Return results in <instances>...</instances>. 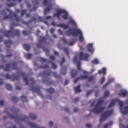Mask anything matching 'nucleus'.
Returning <instances> with one entry per match:
<instances>
[{
	"label": "nucleus",
	"mask_w": 128,
	"mask_h": 128,
	"mask_svg": "<svg viewBox=\"0 0 128 128\" xmlns=\"http://www.w3.org/2000/svg\"><path fill=\"white\" fill-rule=\"evenodd\" d=\"M11 110L14 112V115L8 113V114L11 119L15 120L16 123H18L19 122L22 121H26L28 118V117L26 115L20 116L18 114L17 112L19 110L14 107L11 108Z\"/></svg>",
	"instance_id": "nucleus-1"
},
{
	"label": "nucleus",
	"mask_w": 128,
	"mask_h": 128,
	"mask_svg": "<svg viewBox=\"0 0 128 128\" xmlns=\"http://www.w3.org/2000/svg\"><path fill=\"white\" fill-rule=\"evenodd\" d=\"M104 100L102 99V97H100L98 100L97 103L95 105L94 108L93 109L89 110L90 112L88 116L91 115V112H93L96 114H99L102 112L104 110L105 108L104 106H100L103 103Z\"/></svg>",
	"instance_id": "nucleus-2"
},
{
	"label": "nucleus",
	"mask_w": 128,
	"mask_h": 128,
	"mask_svg": "<svg viewBox=\"0 0 128 128\" xmlns=\"http://www.w3.org/2000/svg\"><path fill=\"white\" fill-rule=\"evenodd\" d=\"M52 73V72L49 71L48 72H47L45 71L41 72L39 74V75L40 76L44 78L42 80V81L44 83H47L48 84H53L54 83V82L53 81L51 82L50 78L48 77Z\"/></svg>",
	"instance_id": "nucleus-3"
},
{
	"label": "nucleus",
	"mask_w": 128,
	"mask_h": 128,
	"mask_svg": "<svg viewBox=\"0 0 128 128\" xmlns=\"http://www.w3.org/2000/svg\"><path fill=\"white\" fill-rule=\"evenodd\" d=\"M114 110L113 109L110 111L108 110L105 111L101 115V118L100 119V123H101L106 120L108 117L110 116L112 114Z\"/></svg>",
	"instance_id": "nucleus-4"
},
{
	"label": "nucleus",
	"mask_w": 128,
	"mask_h": 128,
	"mask_svg": "<svg viewBox=\"0 0 128 128\" xmlns=\"http://www.w3.org/2000/svg\"><path fill=\"white\" fill-rule=\"evenodd\" d=\"M4 35L7 38L14 37L15 35L19 36H20V31L18 30L17 29L14 31V33L12 31L10 30L5 32Z\"/></svg>",
	"instance_id": "nucleus-5"
},
{
	"label": "nucleus",
	"mask_w": 128,
	"mask_h": 128,
	"mask_svg": "<svg viewBox=\"0 0 128 128\" xmlns=\"http://www.w3.org/2000/svg\"><path fill=\"white\" fill-rule=\"evenodd\" d=\"M49 39V41L48 42H46L48 44H49L50 43H53L54 41L51 38H46L44 37H42L40 39L39 41L40 43L38 44L37 45V47L38 48H40L42 47V46L40 43H44L46 42L47 40Z\"/></svg>",
	"instance_id": "nucleus-6"
},
{
	"label": "nucleus",
	"mask_w": 128,
	"mask_h": 128,
	"mask_svg": "<svg viewBox=\"0 0 128 128\" xmlns=\"http://www.w3.org/2000/svg\"><path fill=\"white\" fill-rule=\"evenodd\" d=\"M116 102H118L120 106V111L122 110V108L123 105V101H120V100L118 99L113 100L111 101L110 104L108 106V108H109L112 107V106L114 105L115 103Z\"/></svg>",
	"instance_id": "nucleus-7"
},
{
	"label": "nucleus",
	"mask_w": 128,
	"mask_h": 128,
	"mask_svg": "<svg viewBox=\"0 0 128 128\" xmlns=\"http://www.w3.org/2000/svg\"><path fill=\"white\" fill-rule=\"evenodd\" d=\"M6 79H10L13 81L15 80L19 81L20 80L19 76L17 75H15L14 74H12L11 76H10L8 74H7L6 75Z\"/></svg>",
	"instance_id": "nucleus-8"
},
{
	"label": "nucleus",
	"mask_w": 128,
	"mask_h": 128,
	"mask_svg": "<svg viewBox=\"0 0 128 128\" xmlns=\"http://www.w3.org/2000/svg\"><path fill=\"white\" fill-rule=\"evenodd\" d=\"M31 89L33 92H36L39 96L42 98H43L44 96L42 94V93L40 91L39 88L38 87H31Z\"/></svg>",
	"instance_id": "nucleus-9"
},
{
	"label": "nucleus",
	"mask_w": 128,
	"mask_h": 128,
	"mask_svg": "<svg viewBox=\"0 0 128 128\" xmlns=\"http://www.w3.org/2000/svg\"><path fill=\"white\" fill-rule=\"evenodd\" d=\"M17 72L18 74L21 75L22 77L24 78L23 79L24 81V82L26 83V85H27L28 84V80L27 77L26 76L25 73L24 72L20 73V71L18 70Z\"/></svg>",
	"instance_id": "nucleus-10"
},
{
	"label": "nucleus",
	"mask_w": 128,
	"mask_h": 128,
	"mask_svg": "<svg viewBox=\"0 0 128 128\" xmlns=\"http://www.w3.org/2000/svg\"><path fill=\"white\" fill-rule=\"evenodd\" d=\"M89 56L88 54H84L82 52H80V60H87Z\"/></svg>",
	"instance_id": "nucleus-11"
},
{
	"label": "nucleus",
	"mask_w": 128,
	"mask_h": 128,
	"mask_svg": "<svg viewBox=\"0 0 128 128\" xmlns=\"http://www.w3.org/2000/svg\"><path fill=\"white\" fill-rule=\"evenodd\" d=\"M31 20H28V22L23 20L22 22V23L23 24H24L27 26H28L29 25V24L30 23H32V21H33L35 22H37V20L36 18L34 17H31Z\"/></svg>",
	"instance_id": "nucleus-12"
},
{
	"label": "nucleus",
	"mask_w": 128,
	"mask_h": 128,
	"mask_svg": "<svg viewBox=\"0 0 128 128\" xmlns=\"http://www.w3.org/2000/svg\"><path fill=\"white\" fill-rule=\"evenodd\" d=\"M31 20H28V22L23 20L22 22V23L23 24H24L27 26H28L29 25V24L30 23H32V21H33L35 22H37V20L36 18L34 17H31Z\"/></svg>",
	"instance_id": "nucleus-13"
},
{
	"label": "nucleus",
	"mask_w": 128,
	"mask_h": 128,
	"mask_svg": "<svg viewBox=\"0 0 128 128\" xmlns=\"http://www.w3.org/2000/svg\"><path fill=\"white\" fill-rule=\"evenodd\" d=\"M72 30H74L73 32V35L74 36H76L78 35L80 36L82 34V32L81 30L78 28H72Z\"/></svg>",
	"instance_id": "nucleus-14"
},
{
	"label": "nucleus",
	"mask_w": 128,
	"mask_h": 128,
	"mask_svg": "<svg viewBox=\"0 0 128 128\" xmlns=\"http://www.w3.org/2000/svg\"><path fill=\"white\" fill-rule=\"evenodd\" d=\"M128 94V92L127 91L124 90L122 89L120 90L118 95L119 96L124 98L127 96Z\"/></svg>",
	"instance_id": "nucleus-15"
},
{
	"label": "nucleus",
	"mask_w": 128,
	"mask_h": 128,
	"mask_svg": "<svg viewBox=\"0 0 128 128\" xmlns=\"http://www.w3.org/2000/svg\"><path fill=\"white\" fill-rule=\"evenodd\" d=\"M5 9L7 10L8 12H9L11 15L12 16H14L16 17V20L17 21H19L20 20L19 18L17 16V15L14 12H12V11L9 9L6 8Z\"/></svg>",
	"instance_id": "nucleus-16"
},
{
	"label": "nucleus",
	"mask_w": 128,
	"mask_h": 128,
	"mask_svg": "<svg viewBox=\"0 0 128 128\" xmlns=\"http://www.w3.org/2000/svg\"><path fill=\"white\" fill-rule=\"evenodd\" d=\"M26 123L31 128H44V127H40L34 123L29 121L27 122Z\"/></svg>",
	"instance_id": "nucleus-17"
},
{
	"label": "nucleus",
	"mask_w": 128,
	"mask_h": 128,
	"mask_svg": "<svg viewBox=\"0 0 128 128\" xmlns=\"http://www.w3.org/2000/svg\"><path fill=\"white\" fill-rule=\"evenodd\" d=\"M62 9L58 10L57 11V13H54L53 16L54 17H56L58 19H60V15L62 14L63 12H62Z\"/></svg>",
	"instance_id": "nucleus-18"
},
{
	"label": "nucleus",
	"mask_w": 128,
	"mask_h": 128,
	"mask_svg": "<svg viewBox=\"0 0 128 128\" xmlns=\"http://www.w3.org/2000/svg\"><path fill=\"white\" fill-rule=\"evenodd\" d=\"M62 14H64L62 16V18L65 20H67L68 18V12L64 10H62Z\"/></svg>",
	"instance_id": "nucleus-19"
},
{
	"label": "nucleus",
	"mask_w": 128,
	"mask_h": 128,
	"mask_svg": "<svg viewBox=\"0 0 128 128\" xmlns=\"http://www.w3.org/2000/svg\"><path fill=\"white\" fill-rule=\"evenodd\" d=\"M87 48L88 51L93 54L94 51V49L93 48L92 44H89L88 45Z\"/></svg>",
	"instance_id": "nucleus-20"
},
{
	"label": "nucleus",
	"mask_w": 128,
	"mask_h": 128,
	"mask_svg": "<svg viewBox=\"0 0 128 128\" xmlns=\"http://www.w3.org/2000/svg\"><path fill=\"white\" fill-rule=\"evenodd\" d=\"M52 4H50L44 10V14L45 15H46L48 12L52 10Z\"/></svg>",
	"instance_id": "nucleus-21"
},
{
	"label": "nucleus",
	"mask_w": 128,
	"mask_h": 128,
	"mask_svg": "<svg viewBox=\"0 0 128 128\" xmlns=\"http://www.w3.org/2000/svg\"><path fill=\"white\" fill-rule=\"evenodd\" d=\"M72 78H74L78 74V72L77 70L76 69H72L71 72Z\"/></svg>",
	"instance_id": "nucleus-22"
},
{
	"label": "nucleus",
	"mask_w": 128,
	"mask_h": 128,
	"mask_svg": "<svg viewBox=\"0 0 128 128\" xmlns=\"http://www.w3.org/2000/svg\"><path fill=\"white\" fill-rule=\"evenodd\" d=\"M59 48L60 50L62 49L63 50L64 52L68 56L69 55V51L68 50V48L67 47H65L64 48H62V47H61L60 46H58V47Z\"/></svg>",
	"instance_id": "nucleus-23"
},
{
	"label": "nucleus",
	"mask_w": 128,
	"mask_h": 128,
	"mask_svg": "<svg viewBox=\"0 0 128 128\" xmlns=\"http://www.w3.org/2000/svg\"><path fill=\"white\" fill-rule=\"evenodd\" d=\"M4 42L6 46L8 48H10L12 44L13 43L12 41L10 40H5Z\"/></svg>",
	"instance_id": "nucleus-24"
},
{
	"label": "nucleus",
	"mask_w": 128,
	"mask_h": 128,
	"mask_svg": "<svg viewBox=\"0 0 128 128\" xmlns=\"http://www.w3.org/2000/svg\"><path fill=\"white\" fill-rule=\"evenodd\" d=\"M44 90L46 92L51 94L54 93L55 92L54 89L52 87H50L48 89H45Z\"/></svg>",
	"instance_id": "nucleus-25"
},
{
	"label": "nucleus",
	"mask_w": 128,
	"mask_h": 128,
	"mask_svg": "<svg viewBox=\"0 0 128 128\" xmlns=\"http://www.w3.org/2000/svg\"><path fill=\"white\" fill-rule=\"evenodd\" d=\"M124 110H120L121 112L124 114H126L128 113V106H124L123 108Z\"/></svg>",
	"instance_id": "nucleus-26"
},
{
	"label": "nucleus",
	"mask_w": 128,
	"mask_h": 128,
	"mask_svg": "<svg viewBox=\"0 0 128 128\" xmlns=\"http://www.w3.org/2000/svg\"><path fill=\"white\" fill-rule=\"evenodd\" d=\"M57 27L62 28L64 29H68L69 28V26L63 24H58L56 25Z\"/></svg>",
	"instance_id": "nucleus-27"
},
{
	"label": "nucleus",
	"mask_w": 128,
	"mask_h": 128,
	"mask_svg": "<svg viewBox=\"0 0 128 128\" xmlns=\"http://www.w3.org/2000/svg\"><path fill=\"white\" fill-rule=\"evenodd\" d=\"M106 68L104 67L102 68V70H99L98 71V73L99 74H102L104 75H105L106 74Z\"/></svg>",
	"instance_id": "nucleus-28"
},
{
	"label": "nucleus",
	"mask_w": 128,
	"mask_h": 128,
	"mask_svg": "<svg viewBox=\"0 0 128 128\" xmlns=\"http://www.w3.org/2000/svg\"><path fill=\"white\" fill-rule=\"evenodd\" d=\"M78 56H76L74 58L73 62L75 63H77V66H80V61L78 62Z\"/></svg>",
	"instance_id": "nucleus-29"
},
{
	"label": "nucleus",
	"mask_w": 128,
	"mask_h": 128,
	"mask_svg": "<svg viewBox=\"0 0 128 128\" xmlns=\"http://www.w3.org/2000/svg\"><path fill=\"white\" fill-rule=\"evenodd\" d=\"M23 46L24 48L28 51H29L30 49V46L27 44H24L23 45Z\"/></svg>",
	"instance_id": "nucleus-30"
},
{
	"label": "nucleus",
	"mask_w": 128,
	"mask_h": 128,
	"mask_svg": "<svg viewBox=\"0 0 128 128\" xmlns=\"http://www.w3.org/2000/svg\"><path fill=\"white\" fill-rule=\"evenodd\" d=\"M62 73L64 75H65L67 73V68L66 66H64L62 68Z\"/></svg>",
	"instance_id": "nucleus-31"
},
{
	"label": "nucleus",
	"mask_w": 128,
	"mask_h": 128,
	"mask_svg": "<svg viewBox=\"0 0 128 128\" xmlns=\"http://www.w3.org/2000/svg\"><path fill=\"white\" fill-rule=\"evenodd\" d=\"M10 64L8 63L6 64V67L4 69V70L7 72H9L10 70Z\"/></svg>",
	"instance_id": "nucleus-32"
},
{
	"label": "nucleus",
	"mask_w": 128,
	"mask_h": 128,
	"mask_svg": "<svg viewBox=\"0 0 128 128\" xmlns=\"http://www.w3.org/2000/svg\"><path fill=\"white\" fill-rule=\"evenodd\" d=\"M80 85H79L78 86L74 88V90L76 93L80 92L82 90L80 89Z\"/></svg>",
	"instance_id": "nucleus-33"
},
{
	"label": "nucleus",
	"mask_w": 128,
	"mask_h": 128,
	"mask_svg": "<svg viewBox=\"0 0 128 128\" xmlns=\"http://www.w3.org/2000/svg\"><path fill=\"white\" fill-rule=\"evenodd\" d=\"M71 41L68 44V46H73L75 42L77 41V40L76 39H72L71 40Z\"/></svg>",
	"instance_id": "nucleus-34"
},
{
	"label": "nucleus",
	"mask_w": 128,
	"mask_h": 128,
	"mask_svg": "<svg viewBox=\"0 0 128 128\" xmlns=\"http://www.w3.org/2000/svg\"><path fill=\"white\" fill-rule=\"evenodd\" d=\"M6 87L8 90H11L12 89V87L10 84H6Z\"/></svg>",
	"instance_id": "nucleus-35"
},
{
	"label": "nucleus",
	"mask_w": 128,
	"mask_h": 128,
	"mask_svg": "<svg viewBox=\"0 0 128 128\" xmlns=\"http://www.w3.org/2000/svg\"><path fill=\"white\" fill-rule=\"evenodd\" d=\"M32 54L30 53L26 54L24 55L25 57L27 59H31L32 57Z\"/></svg>",
	"instance_id": "nucleus-36"
},
{
	"label": "nucleus",
	"mask_w": 128,
	"mask_h": 128,
	"mask_svg": "<svg viewBox=\"0 0 128 128\" xmlns=\"http://www.w3.org/2000/svg\"><path fill=\"white\" fill-rule=\"evenodd\" d=\"M72 28H70L69 30H68L66 31V33L68 36H69L71 35H73V32H72Z\"/></svg>",
	"instance_id": "nucleus-37"
},
{
	"label": "nucleus",
	"mask_w": 128,
	"mask_h": 128,
	"mask_svg": "<svg viewBox=\"0 0 128 128\" xmlns=\"http://www.w3.org/2000/svg\"><path fill=\"white\" fill-rule=\"evenodd\" d=\"M40 60L42 62H47L49 63H51L52 64V63H54L51 61L48 60L47 59H46L42 58H40Z\"/></svg>",
	"instance_id": "nucleus-38"
},
{
	"label": "nucleus",
	"mask_w": 128,
	"mask_h": 128,
	"mask_svg": "<svg viewBox=\"0 0 128 128\" xmlns=\"http://www.w3.org/2000/svg\"><path fill=\"white\" fill-rule=\"evenodd\" d=\"M113 82V80L112 79H110L109 80L108 82H106L103 86L102 87V88H104L106 86L109 85L111 83Z\"/></svg>",
	"instance_id": "nucleus-39"
},
{
	"label": "nucleus",
	"mask_w": 128,
	"mask_h": 128,
	"mask_svg": "<svg viewBox=\"0 0 128 128\" xmlns=\"http://www.w3.org/2000/svg\"><path fill=\"white\" fill-rule=\"evenodd\" d=\"M29 116L31 119L33 120H35L37 118L36 116L33 113H30Z\"/></svg>",
	"instance_id": "nucleus-40"
},
{
	"label": "nucleus",
	"mask_w": 128,
	"mask_h": 128,
	"mask_svg": "<svg viewBox=\"0 0 128 128\" xmlns=\"http://www.w3.org/2000/svg\"><path fill=\"white\" fill-rule=\"evenodd\" d=\"M12 68L13 70H16L17 68V63L16 62H14L12 64Z\"/></svg>",
	"instance_id": "nucleus-41"
},
{
	"label": "nucleus",
	"mask_w": 128,
	"mask_h": 128,
	"mask_svg": "<svg viewBox=\"0 0 128 128\" xmlns=\"http://www.w3.org/2000/svg\"><path fill=\"white\" fill-rule=\"evenodd\" d=\"M80 80L86 79L88 78V75H80Z\"/></svg>",
	"instance_id": "nucleus-42"
},
{
	"label": "nucleus",
	"mask_w": 128,
	"mask_h": 128,
	"mask_svg": "<svg viewBox=\"0 0 128 128\" xmlns=\"http://www.w3.org/2000/svg\"><path fill=\"white\" fill-rule=\"evenodd\" d=\"M12 100L14 103H16L18 101V99L16 97L13 96L12 98Z\"/></svg>",
	"instance_id": "nucleus-43"
},
{
	"label": "nucleus",
	"mask_w": 128,
	"mask_h": 128,
	"mask_svg": "<svg viewBox=\"0 0 128 128\" xmlns=\"http://www.w3.org/2000/svg\"><path fill=\"white\" fill-rule=\"evenodd\" d=\"M53 74V76L54 77L56 78H59L60 79L61 78V77L60 76H59L57 74L56 72H52Z\"/></svg>",
	"instance_id": "nucleus-44"
},
{
	"label": "nucleus",
	"mask_w": 128,
	"mask_h": 128,
	"mask_svg": "<svg viewBox=\"0 0 128 128\" xmlns=\"http://www.w3.org/2000/svg\"><path fill=\"white\" fill-rule=\"evenodd\" d=\"M110 94V93L109 91H106L104 93L103 97L104 98H107L109 95Z\"/></svg>",
	"instance_id": "nucleus-45"
},
{
	"label": "nucleus",
	"mask_w": 128,
	"mask_h": 128,
	"mask_svg": "<svg viewBox=\"0 0 128 128\" xmlns=\"http://www.w3.org/2000/svg\"><path fill=\"white\" fill-rule=\"evenodd\" d=\"M21 100L24 102H28L26 97L24 96H21Z\"/></svg>",
	"instance_id": "nucleus-46"
},
{
	"label": "nucleus",
	"mask_w": 128,
	"mask_h": 128,
	"mask_svg": "<svg viewBox=\"0 0 128 128\" xmlns=\"http://www.w3.org/2000/svg\"><path fill=\"white\" fill-rule=\"evenodd\" d=\"M68 23H71L72 25L74 26H77L76 24V22L72 20H70L68 22Z\"/></svg>",
	"instance_id": "nucleus-47"
},
{
	"label": "nucleus",
	"mask_w": 128,
	"mask_h": 128,
	"mask_svg": "<svg viewBox=\"0 0 128 128\" xmlns=\"http://www.w3.org/2000/svg\"><path fill=\"white\" fill-rule=\"evenodd\" d=\"M6 5L8 7H11L14 6H15L16 4L14 3H10L8 4V3H6Z\"/></svg>",
	"instance_id": "nucleus-48"
},
{
	"label": "nucleus",
	"mask_w": 128,
	"mask_h": 128,
	"mask_svg": "<svg viewBox=\"0 0 128 128\" xmlns=\"http://www.w3.org/2000/svg\"><path fill=\"white\" fill-rule=\"evenodd\" d=\"M92 63L94 64H97L99 63L98 60L97 59H95L94 60H92L91 62Z\"/></svg>",
	"instance_id": "nucleus-49"
},
{
	"label": "nucleus",
	"mask_w": 128,
	"mask_h": 128,
	"mask_svg": "<svg viewBox=\"0 0 128 128\" xmlns=\"http://www.w3.org/2000/svg\"><path fill=\"white\" fill-rule=\"evenodd\" d=\"M79 39L80 42H82L83 41L84 39L82 36V34L80 36Z\"/></svg>",
	"instance_id": "nucleus-50"
},
{
	"label": "nucleus",
	"mask_w": 128,
	"mask_h": 128,
	"mask_svg": "<svg viewBox=\"0 0 128 128\" xmlns=\"http://www.w3.org/2000/svg\"><path fill=\"white\" fill-rule=\"evenodd\" d=\"M52 68L54 69H56L57 68L58 66L54 62L52 64Z\"/></svg>",
	"instance_id": "nucleus-51"
},
{
	"label": "nucleus",
	"mask_w": 128,
	"mask_h": 128,
	"mask_svg": "<svg viewBox=\"0 0 128 128\" xmlns=\"http://www.w3.org/2000/svg\"><path fill=\"white\" fill-rule=\"evenodd\" d=\"M10 14L9 15H7L4 17L3 18L4 20H5L6 19H8L9 18H11V16L12 15L10 13Z\"/></svg>",
	"instance_id": "nucleus-52"
},
{
	"label": "nucleus",
	"mask_w": 128,
	"mask_h": 128,
	"mask_svg": "<svg viewBox=\"0 0 128 128\" xmlns=\"http://www.w3.org/2000/svg\"><path fill=\"white\" fill-rule=\"evenodd\" d=\"M26 10H25L22 9L21 10V16H23L24 14H26Z\"/></svg>",
	"instance_id": "nucleus-53"
},
{
	"label": "nucleus",
	"mask_w": 128,
	"mask_h": 128,
	"mask_svg": "<svg viewBox=\"0 0 128 128\" xmlns=\"http://www.w3.org/2000/svg\"><path fill=\"white\" fill-rule=\"evenodd\" d=\"M39 67L40 68L46 69L49 68V66L48 65H45V66H40Z\"/></svg>",
	"instance_id": "nucleus-54"
},
{
	"label": "nucleus",
	"mask_w": 128,
	"mask_h": 128,
	"mask_svg": "<svg viewBox=\"0 0 128 128\" xmlns=\"http://www.w3.org/2000/svg\"><path fill=\"white\" fill-rule=\"evenodd\" d=\"M43 50L44 51L46 52V54L48 53L50 51L49 49L46 47H44L43 48Z\"/></svg>",
	"instance_id": "nucleus-55"
},
{
	"label": "nucleus",
	"mask_w": 128,
	"mask_h": 128,
	"mask_svg": "<svg viewBox=\"0 0 128 128\" xmlns=\"http://www.w3.org/2000/svg\"><path fill=\"white\" fill-rule=\"evenodd\" d=\"M88 82H91L93 80H94V77L93 76H92L88 78Z\"/></svg>",
	"instance_id": "nucleus-56"
},
{
	"label": "nucleus",
	"mask_w": 128,
	"mask_h": 128,
	"mask_svg": "<svg viewBox=\"0 0 128 128\" xmlns=\"http://www.w3.org/2000/svg\"><path fill=\"white\" fill-rule=\"evenodd\" d=\"M92 92V90H89L88 91L87 93L86 94V96L88 97V96L91 94Z\"/></svg>",
	"instance_id": "nucleus-57"
},
{
	"label": "nucleus",
	"mask_w": 128,
	"mask_h": 128,
	"mask_svg": "<svg viewBox=\"0 0 128 128\" xmlns=\"http://www.w3.org/2000/svg\"><path fill=\"white\" fill-rule=\"evenodd\" d=\"M37 8V7H33V9H29V12H31L34 10L35 11Z\"/></svg>",
	"instance_id": "nucleus-58"
},
{
	"label": "nucleus",
	"mask_w": 128,
	"mask_h": 128,
	"mask_svg": "<svg viewBox=\"0 0 128 128\" xmlns=\"http://www.w3.org/2000/svg\"><path fill=\"white\" fill-rule=\"evenodd\" d=\"M50 59L52 60H54L55 59V56L53 55H50L49 56Z\"/></svg>",
	"instance_id": "nucleus-59"
},
{
	"label": "nucleus",
	"mask_w": 128,
	"mask_h": 128,
	"mask_svg": "<svg viewBox=\"0 0 128 128\" xmlns=\"http://www.w3.org/2000/svg\"><path fill=\"white\" fill-rule=\"evenodd\" d=\"M80 80V78L79 77H77L74 80V83H76L79 80Z\"/></svg>",
	"instance_id": "nucleus-60"
},
{
	"label": "nucleus",
	"mask_w": 128,
	"mask_h": 128,
	"mask_svg": "<svg viewBox=\"0 0 128 128\" xmlns=\"http://www.w3.org/2000/svg\"><path fill=\"white\" fill-rule=\"evenodd\" d=\"M30 81L32 84H34L35 83V81L33 78H30Z\"/></svg>",
	"instance_id": "nucleus-61"
},
{
	"label": "nucleus",
	"mask_w": 128,
	"mask_h": 128,
	"mask_svg": "<svg viewBox=\"0 0 128 128\" xmlns=\"http://www.w3.org/2000/svg\"><path fill=\"white\" fill-rule=\"evenodd\" d=\"M105 81V78L104 76H103L102 78V81L100 82L101 84H103Z\"/></svg>",
	"instance_id": "nucleus-62"
},
{
	"label": "nucleus",
	"mask_w": 128,
	"mask_h": 128,
	"mask_svg": "<svg viewBox=\"0 0 128 128\" xmlns=\"http://www.w3.org/2000/svg\"><path fill=\"white\" fill-rule=\"evenodd\" d=\"M38 20L39 22H42L43 20V17H38Z\"/></svg>",
	"instance_id": "nucleus-63"
},
{
	"label": "nucleus",
	"mask_w": 128,
	"mask_h": 128,
	"mask_svg": "<svg viewBox=\"0 0 128 128\" xmlns=\"http://www.w3.org/2000/svg\"><path fill=\"white\" fill-rule=\"evenodd\" d=\"M61 40L64 42V44H67V41L64 38H62L61 39Z\"/></svg>",
	"instance_id": "nucleus-64"
}]
</instances>
